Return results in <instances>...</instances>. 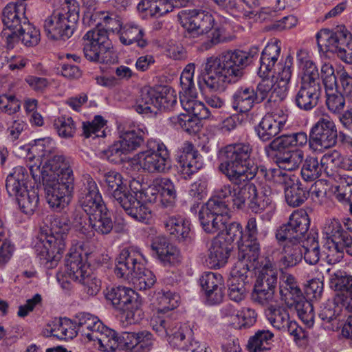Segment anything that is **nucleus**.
Here are the masks:
<instances>
[{"label":"nucleus","mask_w":352,"mask_h":352,"mask_svg":"<svg viewBox=\"0 0 352 352\" xmlns=\"http://www.w3.org/2000/svg\"><path fill=\"white\" fill-rule=\"evenodd\" d=\"M252 147L248 143H235L226 146L221 150L223 162L219 166L221 171L233 183L250 180L256 173L267 180V174L271 170L280 169L283 175H294L291 171L298 168L304 159L300 149L283 153L276 160L278 168H260L252 160Z\"/></svg>","instance_id":"obj_1"},{"label":"nucleus","mask_w":352,"mask_h":352,"mask_svg":"<svg viewBox=\"0 0 352 352\" xmlns=\"http://www.w3.org/2000/svg\"><path fill=\"white\" fill-rule=\"evenodd\" d=\"M250 54L242 50H229L206 59L204 82L210 90H223L226 85L239 81L248 65Z\"/></svg>","instance_id":"obj_2"},{"label":"nucleus","mask_w":352,"mask_h":352,"mask_svg":"<svg viewBox=\"0 0 352 352\" xmlns=\"http://www.w3.org/2000/svg\"><path fill=\"white\" fill-rule=\"evenodd\" d=\"M147 261L140 250L134 246L123 249L116 258L115 274L132 283L140 290L151 288L156 282L152 271L146 268Z\"/></svg>","instance_id":"obj_3"},{"label":"nucleus","mask_w":352,"mask_h":352,"mask_svg":"<svg viewBox=\"0 0 352 352\" xmlns=\"http://www.w3.org/2000/svg\"><path fill=\"white\" fill-rule=\"evenodd\" d=\"M230 192L228 187L220 186L214 190L212 197L202 206L199 219L206 232L214 234L223 230L230 219Z\"/></svg>","instance_id":"obj_4"},{"label":"nucleus","mask_w":352,"mask_h":352,"mask_svg":"<svg viewBox=\"0 0 352 352\" xmlns=\"http://www.w3.org/2000/svg\"><path fill=\"white\" fill-rule=\"evenodd\" d=\"M32 153L30 157L34 158V162L30 164V171L36 182L41 181V175L43 173L71 166L69 158L58 151L55 142L50 138L35 140Z\"/></svg>","instance_id":"obj_5"},{"label":"nucleus","mask_w":352,"mask_h":352,"mask_svg":"<svg viewBox=\"0 0 352 352\" xmlns=\"http://www.w3.org/2000/svg\"><path fill=\"white\" fill-rule=\"evenodd\" d=\"M230 190V200L234 209L242 210L246 204L255 214H263V218L270 220L276 210V204L272 197L264 192H258L256 186L251 182L242 185L226 184Z\"/></svg>","instance_id":"obj_6"},{"label":"nucleus","mask_w":352,"mask_h":352,"mask_svg":"<svg viewBox=\"0 0 352 352\" xmlns=\"http://www.w3.org/2000/svg\"><path fill=\"white\" fill-rule=\"evenodd\" d=\"M41 180L44 186L46 201L51 208L61 210L68 206L74 188L72 166L43 173L41 175Z\"/></svg>","instance_id":"obj_7"},{"label":"nucleus","mask_w":352,"mask_h":352,"mask_svg":"<svg viewBox=\"0 0 352 352\" xmlns=\"http://www.w3.org/2000/svg\"><path fill=\"white\" fill-rule=\"evenodd\" d=\"M80 7L76 0H65L60 9L54 11L44 21V30L48 38L66 40L70 38L79 19Z\"/></svg>","instance_id":"obj_8"},{"label":"nucleus","mask_w":352,"mask_h":352,"mask_svg":"<svg viewBox=\"0 0 352 352\" xmlns=\"http://www.w3.org/2000/svg\"><path fill=\"white\" fill-rule=\"evenodd\" d=\"M129 165L134 170H143L150 173H166L171 167L170 153L160 140L151 139L147 142L145 150L129 160Z\"/></svg>","instance_id":"obj_9"},{"label":"nucleus","mask_w":352,"mask_h":352,"mask_svg":"<svg viewBox=\"0 0 352 352\" xmlns=\"http://www.w3.org/2000/svg\"><path fill=\"white\" fill-rule=\"evenodd\" d=\"M105 297L118 310L126 324L139 322L143 317L142 300L131 288L118 286L107 289Z\"/></svg>","instance_id":"obj_10"},{"label":"nucleus","mask_w":352,"mask_h":352,"mask_svg":"<svg viewBox=\"0 0 352 352\" xmlns=\"http://www.w3.org/2000/svg\"><path fill=\"white\" fill-rule=\"evenodd\" d=\"M87 244L79 241L73 244L67 254L64 269L57 274V280L63 289H69V283H78L91 273V267L87 262Z\"/></svg>","instance_id":"obj_11"},{"label":"nucleus","mask_w":352,"mask_h":352,"mask_svg":"<svg viewBox=\"0 0 352 352\" xmlns=\"http://www.w3.org/2000/svg\"><path fill=\"white\" fill-rule=\"evenodd\" d=\"M180 25L192 36L197 37L210 32L212 43L222 41V30L215 25L214 19L208 12L199 10H183L177 14Z\"/></svg>","instance_id":"obj_12"},{"label":"nucleus","mask_w":352,"mask_h":352,"mask_svg":"<svg viewBox=\"0 0 352 352\" xmlns=\"http://www.w3.org/2000/svg\"><path fill=\"white\" fill-rule=\"evenodd\" d=\"M314 114L316 122L310 129L309 144L311 150L322 152L336 145L338 131L333 120L322 109H316Z\"/></svg>","instance_id":"obj_13"},{"label":"nucleus","mask_w":352,"mask_h":352,"mask_svg":"<svg viewBox=\"0 0 352 352\" xmlns=\"http://www.w3.org/2000/svg\"><path fill=\"white\" fill-rule=\"evenodd\" d=\"M112 30L105 26H96L83 36V53L89 61L98 63L111 62V43L108 31Z\"/></svg>","instance_id":"obj_14"},{"label":"nucleus","mask_w":352,"mask_h":352,"mask_svg":"<svg viewBox=\"0 0 352 352\" xmlns=\"http://www.w3.org/2000/svg\"><path fill=\"white\" fill-rule=\"evenodd\" d=\"M177 102L175 91L164 86L143 89L135 108L138 113L147 115L157 110H171Z\"/></svg>","instance_id":"obj_15"},{"label":"nucleus","mask_w":352,"mask_h":352,"mask_svg":"<svg viewBox=\"0 0 352 352\" xmlns=\"http://www.w3.org/2000/svg\"><path fill=\"white\" fill-rule=\"evenodd\" d=\"M329 285L336 292V302H340L349 313L342 327V335L352 340V276L344 271H336L330 276Z\"/></svg>","instance_id":"obj_16"},{"label":"nucleus","mask_w":352,"mask_h":352,"mask_svg":"<svg viewBox=\"0 0 352 352\" xmlns=\"http://www.w3.org/2000/svg\"><path fill=\"white\" fill-rule=\"evenodd\" d=\"M103 186L109 198L120 204L128 214L141 218L134 207L138 202L131 197V190H128L127 184L124 182L123 177L119 172L109 170L105 173Z\"/></svg>","instance_id":"obj_17"},{"label":"nucleus","mask_w":352,"mask_h":352,"mask_svg":"<svg viewBox=\"0 0 352 352\" xmlns=\"http://www.w3.org/2000/svg\"><path fill=\"white\" fill-rule=\"evenodd\" d=\"M147 133V129L143 126L121 131L119 140L105 151L106 157L115 164L122 162L128 154L142 144Z\"/></svg>","instance_id":"obj_18"},{"label":"nucleus","mask_w":352,"mask_h":352,"mask_svg":"<svg viewBox=\"0 0 352 352\" xmlns=\"http://www.w3.org/2000/svg\"><path fill=\"white\" fill-rule=\"evenodd\" d=\"M33 246L41 263L47 268H54L63 257L67 241L62 237L41 232L34 240Z\"/></svg>","instance_id":"obj_19"},{"label":"nucleus","mask_w":352,"mask_h":352,"mask_svg":"<svg viewBox=\"0 0 352 352\" xmlns=\"http://www.w3.org/2000/svg\"><path fill=\"white\" fill-rule=\"evenodd\" d=\"M153 330L162 339L166 340L173 348L184 351L189 341L186 340L188 331L186 325H178L170 318H164L158 315L153 316L150 320Z\"/></svg>","instance_id":"obj_20"},{"label":"nucleus","mask_w":352,"mask_h":352,"mask_svg":"<svg viewBox=\"0 0 352 352\" xmlns=\"http://www.w3.org/2000/svg\"><path fill=\"white\" fill-rule=\"evenodd\" d=\"M278 272L271 261H265L258 269L252 293L254 301L265 305L273 301L277 284Z\"/></svg>","instance_id":"obj_21"},{"label":"nucleus","mask_w":352,"mask_h":352,"mask_svg":"<svg viewBox=\"0 0 352 352\" xmlns=\"http://www.w3.org/2000/svg\"><path fill=\"white\" fill-rule=\"evenodd\" d=\"M267 181L283 188L285 200L290 206H299L307 198V190L295 175H283L280 169L271 170L267 174Z\"/></svg>","instance_id":"obj_22"},{"label":"nucleus","mask_w":352,"mask_h":352,"mask_svg":"<svg viewBox=\"0 0 352 352\" xmlns=\"http://www.w3.org/2000/svg\"><path fill=\"white\" fill-rule=\"evenodd\" d=\"M309 225L307 213L302 210H296L289 216L287 223L277 230L276 237L279 241L300 243L305 239Z\"/></svg>","instance_id":"obj_23"},{"label":"nucleus","mask_w":352,"mask_h":352,"mask_svg":"<svg viewBox=\"0 0 352 352\" xmlns=\"http://www.w3.org/2000/svg\"><path fill=\"white\" fill-rule=\"evenodd\" d=\"M129 187L131 190V197L138 202V204H135L134 207L142 218L135 217L133 214L129 215L137 221L148 223L152 217V213L151 209L146 204L155 203L160 199L155 180L151 185L144 189H141V184L136 180L132 181Z\"/></svg>","instance_id":"obj_24"},{"label":"nucleus","mask_w":352,"mask_h":352,"mask_svg":"<svg viewBox=\"0 0 352 352\" xmlns=\"http://www.w3.org/2000/svg\"><path fill=\"white\" fill-rule=\"evenodd\" d=\"M265 316L270 324L277 330L287 332L295 341L305 336L303 329L292 320L287 309L280 305H271L265 311Z\"/></svg>","instance_id":"obj_25"},{"label":"nucleus","mask_w":352,"mask_h":352,"mask_svg":"<svg viewBox=\"0 0 352 352\" xmlns=\"http://www.w3.org/2000/svg\"><path fill=\"white\" fill-rule=\"evenodd\" d=\"M265 261L270 260L264 258L259 261V254H256L254 257H252V253L247 249V246L241 245L239 248L236 260L231 268L230 279L249 281L248 277L251 270H254L255 274L258 276V269L263 265Z\"/></svg>","instance_id":"obj_26"},{"label":"nucleus","mask_w":352,"mask_h":352,"mask_svg":"<svg viewBox=\"0 0 352 352\" xmlns=\"http://www.w3.org/2000/svg\"><path fill=\"white\" fill-rule=\"evenodd\" d=\"M177 161L179 173L184 179H189L203 168L202 156L190 142H184L179 148Z\"/></svg>","instance_id":"obj_27"},{"label":"nucleus","mask_w":352,"mask_h":352,"mask_svg":"<svg viewBox=\"0 0 352 352\" xmlns=\"http://www.w3.org/2000/svg\"><path fill=\"white\" fill-rule=\"evenodd\" d=\"M287 118V111L283 107L276 108L267 113L256 128L258 138L264 142L270 140L280 133Z\"/></svg>","instance_id":"obj_28"},{"label":"nucleus","mask_w":352,"mask_h":352,"mask_svg":"<svg viewBox=\"0 0 352 352\" xmlns=\"http://www.w3.org/2000/svg\"><path fill=\"white\" fill-rule=\"evenodd\" d=\"M206 304L216 305L221 303L224 298V280L219 273L206 272L199 278Z\"/></svg>","instance_id":"obj_29"},{"label":"nucleus","mask_w":352,"mask_h":352,"mask_svg":"<svg viewBox=\"0 0 352 352\" xmlns=\"http://www.w3.org/2000/svg\"><path fill=\"white\" fill-rule=\"evenodd\" d=\"M265 91L263 87L259 86V83L256 89L252 86H241L232 94V107L238 112L247 113L252 109L254 104L263 101L262 94Z\"/></svg>","instance_id":"obj_30"},{"label":"nucleus","mask_w":352,"mask_h":352,"mask_svg":"<svg viewBox=\"0 0 352 352\" xmlns=\"http://www.w3.org/2000/svg\"><path fill=\"white\" fill-rule=\"evenodd\" d=\"M79 201L89 217L107 210L96 183L89 177L81 189Z\"/></svg>","instance_id":"obj_31"},{"label":"nucleus","mask_w":352,"mask_h":352,"mask_svg":"<svg viewBox=\"0 0 352 352\" xmlns=\"http://www.w3.org/2000/svg\"><path fill=\"white\" fill-rule=\"evenodd\" d=\"M351 36L345 26H340L335 32L322 29L318 32L316 38L320 51L335 53L346 41H350Z\"/></svg>","instance_id":"obj_32"},{"label":"nucleus","mask_w":352,"mask_h":352,"mask_svg":"<svg viewBox=\"0 0 352 352\" xmlns=\"http://www.w3.org/2000/svg\"><path fill=\"white\" fill-rule=\"evenodd\" d=\"M180 103L188 114L198 120H217L219 118V115L215 111H210L202 102L198 100L196 90L180 91Z\"/></svg>","instance_id":"obj_33"},{"label":"nucleus","mask_w":352,"mask_h":352,"mask_svg":"<svg viewBox=\"0 0 352 352\" xmlns=\"http://www.w3.org/2000/svg\"><path fill=\"white\" fill-rule=\"evenodd\" d=\"M121 349L126 352H149L154 344V337L148 331L122 332Z\"/></svg>","instance_id":"obj_34"},{"label":"nucleus","mask_w":352,"mask_h":352,"mask_svg":"<svg viewBox=\"0 0 352 352\" xmlns=\"http://www.w3.org/2000/svg\"><path fill=\"white\" fill-rule=\"evenodd\" d=\"M232 247L222 236H217L212 241L208 250L206 265L211 269L224 267L230 256Z\"/></svg>","instance_id":"obj_35"},{"label":"nucleus","mask_w":352,"mask_h":352,"mask_svg":"<svg viewBox=\"0 0 352 352\" xmlns=\"http://www.w3.org/2000/svg\"><path fill=\"white\" fill-rule=\"evenodd\" d=\"M280 299L289 307L304 300V295L296 278L288 273H282L279 282Z\"/></svg>","instance_id":"obj_36"},{"label":"nucleus","mask_w":352,"mask_h":352,"mask_svg":"<svg viewBox=\"0 0 352 352\" xmlns=\"http://www.w3.org/2000/svg\"><path fill=\"white\" fill-rule=\"evenodd\" d=\"M349 313L346 311L344 307L336 298L333 301H328L321 307L319 316L326 325V328L337 331L342 325L343 316L346 317Z\"/></svg>","instance_id":"obj_37"},{"label":"nucleus","mask_w":352,"mask_h":352,"mask_svg":"<svg viewBox=\"0 0 352 352\" xmlns=\"http://www.w3.org/2000/svg\"><path fill=\"white\" fill-rule=\"evenodd\" d=\"M113 23L111 26H114L113 31L120 29V41L125 45H130L135 43L138 47L143 48L148 44L147 39L145 37L144 30L134 21H129L122 26L119 21Z\"/></svg>","instance_id":"obj_38"},{"label":"nucleus","mask_w":352,"mask_h":352,"mask_svg":"<svg viewBox=\"0 0 352 352\" xmlns=\"http://www.w3.org/2000/svg\"><path fill=\"white\" fill-rule=\"evenodd\" d=\"M153 255L164 265H175L180 262L179 250L170 244L164 236H157L151 243Z\"/></svg>","instance_id":"obj_39"},{"label":"nucleus","mask_w":352,"mask_h":352,"mask_svg":"<svg viewBox=\"0 0 352 352\" xmlns=\"http://www.w3.org/2000/svg\"><path fill=\"white\" fill-rule=\"evenodd\" d=\"M113 228V222L107 210L98 212L89 217V226L79 228L80 232L87 239L92 238L95 232L100 234H107Z\"/></svg>","instance_id":"obj_40"},{"label":"nucleus","mask_w":352,"mask_h":352,"mask_svg":"<svg viewBox=\"0 0 352 352\" xmlns=\"http://www.w3.org/2000/svg\"><path fill=\"white\" fill-rule=\"evenodd\" d=\"M322 234L325 241L344 242L346 246V253L352 256V238L338 219H327L322 227Z\"/></svg>","instance_id":"obj_41"},{"label":"nucleus","mask_w":352,"mask_h":352,"mask_svg":"<svg viewBox=\"0 0 352 352\" xmlns=\"http://www.w3.org/2000/svg\"><path fill=\"white\" fill-rule=\"evenodd\" d=\"M83 6L85 8L82 18L83 23L88 25L105 26L109 29H115L111 26L113 23H117L116 19L111 17L108 13L96 12V0H82Z\"/></svg>","instance_id":"obj_42"},{"label":"nucleus","mask_w":352,"mask_h":352,"mask_svg":"<svg viewBox=\"0 0 352 352\" xmlns=\"http://www.w3.org/2000/svg\"><path fill=\"white\" fill-rule=\"evenodd\" d=\"M280 54V43L277 39L268 42L262 52L260 58L258 75L266 78L275 67Z\"/></svg>","instance_id":"obj_43"},{"label":"nucleus","mask_w":352,"mask_h":352,"mask_svg":"<svg viewBox=\"0 0 352 352\" xmlns=\"http://www.w3.org/2000/svg\"><path fill=\"white\" fill-rule=\"evenodd\" d=\"M320 91V85L301 84L295 94L294 102L300 109L309 111L317 105Z\"/></svg>","instance_id":"obj_44"},{"label":"nucleus","mask_w":352,"mask_h":352,"mask_svg":"<svg viewBox=\"0 0 352 352\" xmlns=\"http://www.w3.org/2000/svg\"><path fill=\"white\" fill-rule=\"evenodd\" d=\"M91 341H94V345L102 351L111 352L121 348V334L118 336L113 329L104 324L95 332Z\"/></svg>","instance_id":"obj_45"},{"label":"nucleus","mask_w":352,"mask_h":352,"mask_svg":"<svg viewBox=\"0 0 352 352\" xmlns=\"http://www.w3.org/2000/svg\"><path fill=\"white\" fill-rule=\"evenodd\" d=\"M166 231L179 241H189L192 238L190 223L182 216L169 217L166 222Z\"/></svg>","instance_id":"obj_46"},{"label":"nucleus","mask_w":352,"mask_h":352,"mask_svg":"<svg viewBox=\"0 0 352 352\" xmlns=\"http://www.w3.org/2000/svg\"><path fill=\"white\" fill-rule=\"evenodd\" d=\"M25 7L22 3H8L3 10V23L8 30H18L28 19L25 16Z\"/></svg>","instance_id":"obj_47"},{"label":"nucleus","mask_w":352,"mask_h":352,"mask_svg":"<svg viewBox=\"0 0 352 352\" xmlns=\"http://www.w3.org/2000/svg\"><path fill=\"white\" fill-rule=\"evenodd\" d=\"M265 92L262 94L263 100L278 102L285 100L289 93L290 86L286 83L276 81L274 79L264 78L259 82Z\"/></svg>","instance_id":"obj_48"},{"label":"nucleus","mask_w":352,"mask_h":352,"mask_svg":"<svg viewBox=\"0 0 352 352\" xmlns=\"http://www.w3.org/2000/svg\"><path fill=\"white\" fill-rule=\"evenodd\" d=\"M28 173L21 166L14 167L8 175L6 189L10 195H15L28 190L27 179Z\"/></svg>","instance_id":"obj_49"},{"label":"nucleus","mask_w":352,"mask_h":352,"mask_svg":"<svg viewBox=\"0 0 352 352\" xmlns=\"http://www.w3.org/2000/svg\"><path fill=\"white\" fill-rule=\"evenodd\" d=\"M50 327L52 335L60 340L73 339L79 333L78 324L67 318L56 319Z\"/></svg>","instance_id":"obj_50"},{"label":"nucleus","mask_w":352,"mask_h":352,"mask_svg":"<svg viewBox=\"0 0 352 352\" xmlns=\"http://www.w3.org/2000/svg\"><path fill=\"white\" fill-rule=\"evenodd\" d=\"M179 296L176 293L170 291H160L155 294L153 304L157 306V311L153 314L160 315L164 318H168L164 312L178 307Z\"/></svg>","instance_id":"obj_51"},{"label":"nucleus","mask_w":352,"mask_h":352,"mask_svg":"<svg viewBox=\"0 0 352 352\" xmlns=\"http://www.w3.org/2000/svg\"><path fill=\"white\" fill-rule=\"evenodd\" d=\"M285 242L283 252L278 261L280 270L295 266L302 258V251L300 243Z\"/></svg>","instance_id":"obj_52"},{"label":"nucleus","mask_w":352,"mask_h":352,"mask_svg":"<svg viewBox=\"0 0 352 352\" xmlns=\"http://www.w3.org/2000/svg\"><path fill=\"white\" fill-rule=\"evenodd\" d=\"M258 228L256 219L254 217L248 219L245 228V233H243L241 242L239 244V248L241 245L247 246V249L252 253V256L254 257L256 254L260 253V245L257 241Z\"/></svg>","instance_id":"obj_53"},{"label":"nucleus","mask_w":352,"mask_h":352,"mask_svg":"<svg viewBox=\"0 0 352 352\" xmlns=\"http://www.w3.org/2000/svg\"><path fill=\"white\" fill-rule=\"evenodd\" d=\"M79 333L89 341L93 339L96 331H99L104 325L102 321L96 316L89 313H81L78 315Z\"/></svg>","instance_id":"obj_54"},{"label":"nucleus","mask_w":352,"mask_h":352,"mask_svg":"<svg viewBox=\"0 0 352 352\" xmlns=\"http://www.w3.org/2000/svg\"><path fill=\"white\" fill-rule=\"evenodd\" d=\"M300 248L304 250V258L306 263L314 265L320 259V252L318 241V234L310 233L306 239L300 241Z\"/></svg>","instance_id":"obj_55"},{"label":"nucleus","mask_w":352,"mask_h":352,"mask_svg":"<svg viewBox=\"0 0 352 352\" xmlns=\"http://www.w3.org/2000/svg\"><path fill=\"white\" fill-rule=\"evenodd\" d=\"M155 182L161 203L165 206L175 203L177 191L173 182L168 178H157Z\"/></svg>","instance_id":"obj_56"},{"label":"nucleus","mask_w":352,"mask_h":352,"mask_svg":"<svg viewBox=\"0 0 352 352\" xmlns=\"http://www.w3.org/2000/svg\"><path fill=\"white\" fill-rule=\"evenodd\" d=\"M274 333L268 329L257 331L248 341L249 352H268Z\"/></svg>","instance_id":"obj_57"},{"label":"nucleus","mask_w":352,"mask_h":352,"mask_svg":"<svg viewBox=\"0 0 352 352\" xmlns=\"http://www.w3.org/2000/svg\"><path fill=\"white\" fill-rule=\"evenodd\" d=\"M21 211L27 214H32L38 204V191L31 188L19 194L15 195Z\"/></svg>","instance_id":"obj_58"},{"label":"nucleus","mask_w":352,"mask_h":352,"mask_svg":"<svg viewBox=\"0 0 352 352\" xmlns=\"http://www.w3.org/2000/svg\"><path fill=\"white\" fill-rule=\"evenodd\" d=\"M168 124L175 129H182L188 133L199 130V120L189 114L180 113L168 119Z\"/></svg>","instance_id":"obj_59"},{"label":"nucleus","mask_w":352,"mask_h":352,"mask_svg":"<svg viewBox=\"0 0 352 352\" xmlns=\"http://www.w3.org/2000/svg\"><path fill=\"white\" fill-rule=\"evenodd\" d=\"M344 250L346 251V246L344 245V242L327 241L323 245L322 254L329 264L333 265L342 260Z\"/></svg>","instance_id":"obj_60"},{"label":"nucleus","mask_w":352,"mask_h":352,"mask_svg":"<svg viewBox=\"0 0 352 352\" xmlns=\"http://www.w3.org/2000/svg\"><path fill=\"white\" fill-rule=\"evenodd\" d=\"M323 169L322 163L314 157H308L301 169V175L305 181H313L318 178Z\"/></svg>","instance_id":"obj_61"},{"label":"nucleus","mask_w":352,"mask_h":352,"mask_svg":"<svg viewBox=\"0 0 352 352\" xmlns=\"http://www.w3.org/2000/svg\"><path fill=\"white\" fill-rule=\"evenodd\" d=\"M20 40L26 46L36 45L40 40V32L33 25L26 21L17 30Z\"/></svg>","instance_id":"obj_62"},{"label":"nucleus","mask_w":352,"mask_h":352,"mask_svg":"<svg viewBox=\"0 0 352 352\" xmlns=\"http://www.w3.org/2000/svg\"><path fill=\"white\" fill-rule=\"evenodd\" d=\"M249 281L229 279L228 296L230 299L236 302H240L243 300L247 296V285Z\"/></svg>","instance_id":"obj_63"},{"label":"nucleus","mask_w":352,"mask_h":352,"mask_svg":"<svg viewBox=\"0 0 352 352\" xmlns=\"http://www.w3.org/2000/svg\"><path fill=\"white\" fill-rule=\"evenodd\" d=\"M292 58L290 56H287L284 62H279L277 65V69L272 79L289 85L292 76Z\"/></svg>","instance_id":"obj_64"}]
</instances>
